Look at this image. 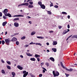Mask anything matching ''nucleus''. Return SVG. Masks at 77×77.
Listing matches in <instances>:
<instances>
[{
	"label": "nucleus",
	"mask_w": 77,
	"mask_h": 77,
	"mask_svg": "<svg viewBox=\"0 0 77 77\" xmlns=\"http://www.w3.org/2000/svg\"><path fill=\"white\" fill-rule=\"evenodd\" d=\"M5 41L6 44L8 45H9L10 42H11V40H10V39H9V38L5 39Z\"/></svg>",
	"instance_id": "1"
},
{
	"label": "nucleus",
	"mask_w": 77,
	"mask_h": 77,
	"mask_svg": "<svg viewBox=\"0 0 77 77\" xmlns=\"http://www.w3.org/2000/svg\"><path fill=\"white\" fill-rule=\"evenodd\" d=\"M53 73L54 77L59 76V73L57 71H56L55 72L54 71H53Z\"/></svg>",
	"instance_id": "2"
},
{
	"label": "nucleus",
	"mask_w": 77,
	"mask_h": 77,
	"mask_svg": "<svg viewBox=\"0 0 77 77\" xmlns=\"http://www.w3.org/2000/svg\"><path fill=\"white\" fill-rule=\"evenodd\" d=\"M14 26L16 27H18L19 26V24L17 22H15L14 23Z\"/></svg>",
	"instance_id": "3"
},
{
	"label": "nucleus",
	"mask_w": 77,
	"mask_h": 77,
	"mask_svg": "<svg viewBox=\"0 0 77 77\" xmlns=\"http://www.w3.org/2000/svg\"><path fill=\"white\" fill-rule=\"evenodd\" d=\"M11 41L13 42H15V41H17V39L15 37L13 38Z\"/></svg>",
	"instance_id": "4"
},
{
	"label": "nucleus",
	"mask_w": 77,
	"mask_h": 77,
	"mask_svg": "<svg viewBox=\"0 0 77 77\" xmlns=\"http://www.w3.org/2000/svg\"><path fill=\"white\" fill-rule=\"evenodd\" d=\"M40 6L41 8H42V9H45V6L43 4L41 5Z\"/></svg>",
	"instance_id": "5"
},
{
	"label": "nucleus",
	"mask_w": 77,
	"mask_h": 77,
	"mask_svg": "<svg viewBox=\"0 0 77 77\" xmlns=\"http://www.w3.org/2000/svg\"><path fill=\"white\" fill-rule=\"evenodd\" d=\"M17 68H18V69H20V70H22V69H23V67H21L20 65L17 66Z\"/></svg>",
	"instance_id": "6"
},
{
	"label": "nucleus",
	"mask_w": 77,
	"mask_h": 77,
	"mask_svg": "<svg viewBox=\"0 0 77 77\" xmlns=\"http://www.w3.org/2000/svg\"><path fill=\"white\" fill-rule=\"evenodd\" d=\"M7 12H8V9H4V11H2V13H7Z\"/></svg>",
	"instance_id": "7"
},
{
	"label": "nucleus",
	"mask_w": 77,
	"mask_h": 77,
	"mask_svg": "<svg viewBox=\"0 0 77 77\" xmlns=\"http://www.w3.org/2000/svg\"><path fill=\"white\" fill-rule=\"evenodd\" d=\"M24 17V15H14V17Z\"/></svg>",
	"instance_id": "8"
},
{
	"label": "nucleus",
	"mask_w": 77,
	"mask_h": 77,
	"mask_svg": "<svg viewBox=\"0 0 77 77\" xmlns=\"http://www.w3.org/2000/svg\"><path fill=\"white\" fill-rule=\"evenodd\" d=\"M49 59L51 61H52V62H54V58L53 57H51L49 58Z\"/></svg>",
	"instance_id": "9"
},
{
	"label": "nucleus",
	"mask_w": 77,
	"mask_h": 77,
	"mask_svg": "<svg viewBox=\"0 0 77 77\" xmlns=\"http://www.w3.org/2000/svg\"><path fill=\"white\" fill-rule=\"evenodd\" d=\"M26 54L28 56H33L32 54H31L30 53H26Z\"/></svg>",
	"instance_id": "10"
},
{
	"label": "nucleus",
	"mask_w": 77,
	"mask_h": 77,
	"mask_svg": "<svg viewBox=\"0 0 77 77\" xmlns=\"http://www.w3.org/2000/svg\"><path fill=\"white\" fill-rule=\"evenodd\" d=\"M7 21H5V22H4L2 23V26H6V25L7 24Z\"/></svg>",
	"instance_id": "11"
},
{
	"label": "nucleus",
	"mask_w": 77,
	"mask_h": 77,
	"mask_svg": "<svg viewBox=\"0 0 77 77\" xmlns=\"http://www.w3.org/2000/svg\"><path fill=\"white\" fill-rule=\"evenodd\" d=\"M42 69H44L43 70V73H44L45 72V71H47V69H46L44 67H42Z\"/></svg>",
	"instance_id": "12"
},
{
	"label": "nucleus",
	"mask_w": 77,
	"mask_h": 77,
	"mask_svg": "<svg viewBox=\"0 0 77 77\" xmlns=\"http://www.w3.org/2000/svg\"><path fill=\"white\" fill-rule=\"evenodd\" d=\"M53 45H57V42L56 41L53 42Z\"/></svg>",
	"instance_id": "13"
},
{
	"label": "nucleus",
	"mask_w": 77,
	"mask_h": 77,
	"mask_svg": "<svg viewBox=\"0 0 77 77\" xmlns=\"http://www.w3.org/2000/svg\"><path fill=\"white\" fill-rule=\"evenodd\" d=\"M23 6H28L29 3H23Z\"/></svg>",
	"instance_id": "14"
},
{
	"label": "nucleus",
	"mask_w": 77,
	"mask_h": 77,
	"mask_svg": "<svg viewBox=\"0 0 77 77\" xmlns=\"http://www.w3.org/2000/svg\"><path fill=\"white\" fill-rule=\"evenodd\" d=\"M28 8H33V6L32 5H29L28 6Z\"/></svg>",
	"instance_id": "15"
},
{
	"label": "nucleus",
	"mask_w": 77,
	"mask_h": 77,
	"mask_svg": "<svg viewBox=\"0 0 77 77\" xmlns=\"http://www.w3.org/2000/svg\"><path fill=\"white\" fill-rule=\"evenodd\" d=\"M52 51H54V52H56L57 51L56 48H52Z\"/></svg>",
	"instance_id": "16"
},
{
	"label": "nucleus",
	"mask_w": 77,
	"mask_h": 77,
	"mask_svg": "<svg viewBox=\"0 0 77 77\" xmlns=\"http://www.w3.org/2000/svg\"><path fill=\"white\" fill-rule=\"evenodd\" d=\"M30 60L32 61H35V58H32L30 59Z\"/></svg>",
	"instance_id": "17"
},
{
	"label": "nucleus",
	"mask_w": 77,
	"mask_h": 77,
	"mask_svg": "<svg viewBox=\"0 0 77 77\" xmlns=\"http://www.w3.org/2000/svg\"><path fill=\"white\" fill-rule=\"evenodd\" d=\"M28 75V72H27L26 73L24 74L23 75V76H27Z\"/></svg>",
	"instance_id": "18"
},
{
	"label": "nucleus",
	"mask_w": 77,
	"mask_h": 77,
	"mask_svg": "<svg viewBox=\"0 0 77 77\" xmlns=\"http://www.w3.org/2000/svg\"><path fill=\"white\" fill-rule=\"evenodd\" d=\"M29 75H31V77H35V76L34 75L32 74V73H30L29 74Z\"/></svg>",
	"instance_id": "19"
},
{
	"label": "nucleus",
	"mask_w": 77,
	"mask_h": 77,
	"mask_svg": "<svg viewBox=\"0 0 77 77\" xmlns=\"http://www.w3.org/2000/svg\"><path fill=\"white\" fill-rule=\"evenodd\" d=\"M36 33V32L35 31L32 32L31 33V35H34Z\"/></svg>",
	"instance_id": "20"
},
{
	"label": "nucleus",
	"mask_w": 77,
	"mask_h": 77,
	"mask_svg": "<svg viewBox=\"0 0 77 77\" xmlns=\"http://www.w3.org/2000/svg\"><path fill=\"white\" fill-rule=\"evenodd\" d=\"M35 57H40V56L38 54H35Z\"/></svg>",
	"instance_id": "21"
},
{
	"label": "nucleus",
	"mask_w": 77,
	"mask_h": 77,
	"mask_svg": "<svg viewBox=\"0 0 77 77\" xmlns=\"http://www.w3.org/2000/svg\"><path fill=\"white\" fill-rule=\"evenodd\" d=\"M14 21H15L16 20H20V18H19L17 17V18H14V20H13Z\"/></svg>",
	"instance_id": "22"
},
{
	"label": "nucleus",
	"mask_w": 77,
	"mask_h": 77,
	"mask_svg": "<svg viewBox=\"0 0 77 77\" xmlns=\"http://www.w3.org/2000/svg\"><path fill=\"white\" fill-rule=\"evenodd\" d=\"M77 38V35H74L72 36V38Z\"/></svg>",
	"instance_id": "23"
},
{
	"label": "nucleus",
	"mask_w": 77,
	"mask_h": 77,
	"mask_svg": "<svg viewBox=\"0 0 77 77\" xmlns=\"http://www.w3.org/2000/svg\"><path fill=\"white\" fill-rule=\"evenodd\" d=\"M12 75L13 76V77L14 76H15V72H12Z\"/></svg>",
	"instance_id": "24"
},
{
	"label": "nucleus",
	"mask_w": 77,
	"mask_h": 77,
	"mask_svg": "<svg viewBox=\"0 0 77 77\" xmlns=\"http://www.w3.org/2000/svg\"><path fill=\"white\" fill-rule=\"evenodd\" d=\"M16 44L17 45H19V44H20V43L19 42V41H16Z\"/></svg>",
	"instance_id": "25"
},
{
	"label": "nucleus",
	"mask_w": 77,
	"mask_h": 77,
	"mask_svg": "<svg viewBox=\"0 0 77 77\" xmlns=\"http://www.w3.org/2000/svg\"><path fill=\"white\" fill-rule=\"evenodd\" d=\"M8 16L9 17H12V16H11V14L9 13L8 14Z\"/></svg>",
	"instance_id": "26"
},
{
	"label": "nucleus",
	"mask_w": 77,
	"mask_h": 77,
	"mask_svg": "<svg viewBox=\"0 0 77 77\" xmlns=\"http://www.w3.org/2000/svg\"><path fill=\"white\" fill-rule=\"evenodd\" d=\"M7 67L8 69H11V68L9 66H7Z\"/></svg>",
	"instance_id": "27"
},
{
	"label": "nucleus",
	"mask_w": 77,
	"mask_h": 77,
	"mask_svg": "<svg viewBox=\"0 0 77 77\" xmlns=\"http://www.w3.org/2000/svg\"><path fill=\"white\" fill-rule=\"evenodd\" d=\"M45 64L46 66H47V67H48V66H49V64L48 63H46Z\"/></svg>",
	"instance_id": "28"
},
{
	"label": "nucleus",
	"mask_w": 77,
	"mask_h": 77,
	"mask_svg": "<svg viewBox=\"0 0 77 77\" xmlns=\"http://www.w3.org/2000/svg\"><path fill=\"white\" fill-rule=\"evenodd\" d=\"M38 5H40L41 6V5L42 4V2H38Z\"/></svg>",
	"instance_id": "29"
},
{
	"label": "nucleus",
	"mask_w": 77,
	"mask_h": 77,
	"mask_svg": "<svg viewBox=\"0 0 77 77\" xmlns=\"http://www.w3.org/2000/svg\"><path fill=\"white\" fill-rule=\"evenodd\" d=\"M62 14H65V15H67V13H66V12H62Z\"/></svg>",
	"instance_id": "30"
},
{
	"label": "nucleus",
	"mask_w": 77,
	"mask_h": 77,
	"mask_svg": "<svg viewBox=\"0 0 77 77\" xmlns=\"http://www.w3.org/2000/svg\"><path fill=\"white\" fill-rule=\"evenodd\" d=\"M5 43V42L4 41V40L2 41V45H4Z\"/></svg>",
	"instance_id": "31"
},
{
	"label": "nucleus",
	"mask_w": 77,
	"mask_h": 77,
	"mask_svg": "<svg viewBox=\"0 0 77 77\" xmlns=\"http://www.w3.org/2000/svg\"><path fill=\"white\" fill-rule=\"evenodd\" d=\"M2 72L3 74H5V70H2Z\"/></svg>",
	"instance_id": "32"
},
{
	"label": "nucleus",
	"mask_w": 77,
	"mask_h": 77,
	"mask_svg": "<svg viewBox=\"0 0 77 77\" xmlns=\"http://www.w3.org/2000/svg\"><path fill=\"white\" fill-rule=\"evenodd\" d=\"M48 14H49V15H50L51 14V12L50 11H48Z\"/></svg>",
	"instance_id": "33"
},
{
	"label": "nucleus",
	"mask_w": 77,
	"mask_h": 77,
	"mask_svg": "<svg viewBox=\"0 0 77 77\" xmlns=\"http://www.w3.org/2000/svg\"><path fill=\"white\" fill-rule=\"evenodd\" d=\"M24 39H26V37L25 36H23L21 38V39L22 40Z\"/></svg>",
	"instance_id": "34"
},
{
	"label": "nucleus",
	"mask_w": 77,
	"mask_h": 77,
	"mask_svg": "<svg viewBox=\"0 0 77 77\" xmlns=\"http://www.w3.org/2000/svg\"><path fill=\"white\" fill-rule=\"evenodd\" d=\"M3 13L6 17H8V14L6 13Z\"/></svg>",
	"instance_id": "35"
},
{
	"label": "nucleus",
	"mask_w": 77,
	"mask_h": 77,
	"mask_svg": "<svg viewBox=\"0 0 77 77\" xmlns=\"http://www.w3.org/2000/svg\"><path fill=\"white\" fill-rule=\"evenodd\" d=\"M7 63L8 64V65H11V62L10 61H7Z\"/></svg>",
	"instance_id": "36"
},
{
	"label": "nucleus",
	"mask_w": 77,
	"mask_h": 77,
	"mask_svg": "<svg viewBox=\"0 0 77 77\" xmlns=\"http://www.w3.org/2000/svg\"><path fill=\"white\" fill-rule=\"evenodd\" d=\"M68 32L67 31H66L65 32H63V35H65V34H66V33H67Z\"/></svg>",
	"instance_id": "37"
},
{
	"label": "nucleus",
	"mask_w": 77,
	"mask_h": 77,
	"mask_svg": "<svg viewBox=\"0 0 77 77\" xmlns=\"http://www.w3.org/2000/svg\"><path fill=\"white\" fill-rule=\"evenodd\" d=\"M73 70V69H72L70 68L69 69V71L70 72H71V71H72Z\"/></svg>",
	"instance_id": "38"
},
{
	"label": "nucleus",
	"mask_w": 77,
	"mask_h": 77,
	"mask_svg": "<svg viewBox=\"0 0 77 77\" xmlns=\"http://www.w3.org/2000/svg\"><path fill=\"white\" fill-rule=\"evenodd\" d=\"M65 74L66 75V77H68L69 75V74H67V73H65Z\"/></svg>",
	"instance_id": "39"
},
{
	"label": "nucleus",
	"mask_w": 77,
	"mask_h": 77,
	"mask_svg": "<svg viewBox=\"0 0 77 77\" xmlns=\"http://www.w3.org/2000/svg\"><path fill=\"white\" fill-rule=\"evenodd\" d=\"M29 3L30 4V5H33V2L30 1L29 2Z\"/></svg>",
	"instance_id": "40"
},
{
	"label": "nucleus",
	"mask_w": 77,
	"mask_h": 77,
	"mask_svg": "<svg viewBox=\"0 0 77 77\" xmlns=\"http://www.w3.org/2000/svg\"><path fill=\"white\" fill-rule=\"evenodd\" d=\"M26 70H24L23 71V74H26Z\"/></svg>",
	"instance_id": "41"
},
{
	"label": "nucleus",
	"mask_w": 77,
	"mask_h": 77,
	"mask_svg": "<svg viewBox=\"0 0 77 77\" xmlns=\"http://www.w3.org/2000/svg\"><path fill=\"white\" fill-rule=\"evenodd\" d=\"M54 7L55 8H58V6L57 5H56L54 6Z\"/></svg>",
	"instance_id": "42"
},
{
	"label": "nucleus",
	"mask_w": 77,
	"mask_h": 77,
	"mask_svg": "<svg viewBox=\"0 0 77 77\" xmlns=\"http://www.w3.org/2000/svg\"><path fill=\"white\" fill-rule=\"evenodd\" d=\"M37 60L38 62H39V61H40V59H39V58H37Z\"/></svg>",
	"instance_id": "43"
},
{
	"label": "nucleus",
	"mask_w": 77,
	"mask_h": 77,
	"mask_svg": "<svg viewBox=\"0 0 77 77\" xmlns=\"http://www.w3.org/2000/svg\"><path fill=\"white\" fill-rule=\"evenodd\" d=\"M20 6H23V4H21V5H19L18 6V7L19 8V7H20Z\"/></svg>",
	"instance_id": "44"
},
{
	"label": "nucleus",
	"mask_w": 77,
	"mask_h": 77,
	"mask_svg": "<svg viewBox=\"0 0 77 77\" xmlns=\"http://www.w3.org/2000/svg\"><path fill=\"white\" fill-rule=\"evenodd\" d=\"M53 6V3H51L50 5V7L51 6Z\"/></svg>",
	"instance_id": "45"
},
{
	"label": "nucleus",
	"mask_w": 77,
	"mask_h": 77,
	"mask_svg": "<svg viewBox=\"0 0 77 77\" xmlns=\"http://www.w3.org/2000/svg\"><path fill=\"white\" fill-rule=\"evenodd\" d=\"M42 76V74H40L39 75V77H41Z\"/></svg>",
	"instance_id": "46"
},
{
	"label": "nucleus",
	"mask_w": 77,
	"mask_h": 77,
	"mask_svg": "<svg viewBox=\"0 0 77 77\" xmlns=\"http://www.w3.org/2000/svg\"><path fill=\"white\" fill-rule=\"evenodd\" d=\"M26 18H27V19H29V18H31V17H30L29 16H27Z\"/></svg>",
	"instance_id": "47"
},
{
	"label": "nucleus",
	"mask_w": 77,
	"mask_h": 77,
	"mask_svg": "<svg viewBox=\"0 0 77 77\" xmlns=\"http://www.w3.org/2000/svg\"><path fill=\"white\" fill-rule=\"evenodd\" d=\"M3 18H4V19H6V18H7V17H5V16H3Z\"/></svg>",
	"instance_id": "48"
},
{
	"label": "nucleus",
	"mask_w": 77,
	"mask_h": 77,
	"mask_svg": "<svg viewBox=\"0 0 77 77\" xmlns=\"http://www.w3.org/2000/svg\"><path fill=\"white\" fill-rule=\"evenodd\" d=\"M67 27L68 29H69L70 27V26H69V24H68L67 25Z\"/></svg>",
	"instance_id": "49"
},
{
	"label": "nucleus",
	"mask_w": 77,
	"mask_h": 77,
	"mask_svg": "<svg viewBox=\"0 0 77 77\" xmlns=\"http://www.w3.org/2000/svg\"><path fill=\"white\" fill-rule=\"evenodd\" d=\"M60 63L61 65V66H63V63H62V62H60Z\"/></svg>",
	"instance_id": "50"
},
{
	"label": "nucleus",
	"mask_w": 77,
	"mask_h": 77,
	"mask_svg": "<svg viewBox=\"0 0 77 77\" xmlns=\"http://www.w3.org/2000/svg\"><path fill=\"white\" fill-rule=\"evenodd\" d=\"M58 27L59 28V29H62V26H58Z\"/></svg>",
	"instance_id": "51"
},
{
	"label": "nucleus",
	"mask_w": 77,
	"mask_h": 77,
	"mask_svg": "<svg viewBox=\"0 0 77 77\" xmlns=\"http://www.w3.org/2000/svg\"><path fill=\"white\" fill-rule=\"evenodd\" d=\"M29 46V45H25V47H28Z\"/></svg>",
	"instance_id": "52"
},
{
	"label": "nucleus",
	"mask_w": 77,
	"mask_h": 77,
	"mask_svg": "<svg viewBox=\"0 0 77 77\" xmlns=\"http://www.w3.org/2000/svg\"><path fill=\"white\" fill-rule=\"evenodd\" d=\"M0 17H2V13L0 12Z\"/></svg>",
	"instance_id": "53"
},
{
	"label": "nucleus",
	"mask_w": 77,
	"mask_h": 77,
	"mask_svg": "<svg viewBox=\"0 0 77 77\" xmlns=\"http://www.w3.org/2000/svg\"><path fill=\"white\" fill-rule=\"evenodd\" d=\"M41 65L42 66V65H44V63H41Z\"/></svg>",
	"instance_id": "54"
},
{
	"label": "nucleus",
	"mask_w": 77,
	"mask_h": 77,
	"mask_svg": "<svg viewBox=\"0 0 77 77\" xmlns=\"http://www.w3.org/2000/svg\"><path fill=\"white\" fill-rule=\"evenodd\" d=\"M67 17H68V19H69V18H70V16H69V15H68V16H67Z\"/></svg>",
	"instance_id": "55"
},
{
	"label": "nucleus",
	"mask_w": 77,
	"mask_h": 77,
	"mask_svg": "<svg viewBox=\"0 0 77 77\" xmlns=\"http://www.w3.org/2000/svg\"><path fill=\"white\" fill-rule=\"evenodd\" d=\"M66 71H69V69H68L67 68H66Z\"/></svg>",
	"instance_id": "56"
},
{
	"label": "nucleus",
	"mask_w": 77,
	"mask_h": 77,
	"mask_svg": "<svg viewBox=\"0 0 77 77\" xmlns=\"http://www.w3.org/2000/svg\"><path fill=\"white\" fill-rule=\"evenodd\" d=\"M1 62H2V63H5V61H3V60H1Z\"/></svg>",
	"instance_id": "57"
},
{
	"label": "nucleus",
	"mask_w": 77,
	"mask_h": 77,
	"mask_svg": "<svg viewBox=\"0 0 77 77\" xmlns=\"http://www.w3.org/2000/svg\"><path fill=\"white\" fill-rule=\"evenodd\" d=\"M20 57H21V58H23V56L22 55H20Z\"/></svg>",
	"instance_id": "58"
},
{
	"label": "nucleus",
	"mask_w": 77,
	"mask_h": 77,
	"mask_svg": "<svg viewBox=\"0 0 77 77\" xmlns=\"http://www.w3.org/2000/svg\"><path fill=\"white\" fill-rule=\"evenodd\" d=\"M32 44H33V43L32 42L29 43V45H32Z\"/></svg>",
	"instance_id": "59"
},
{
	"label": "nucleus",
	"mask_w": 77,
	"mask_h": 77,
	"mask_svg": "<svg viewBox=\"0 0 77 77\" xmlns=\"http://www.w3.org/2000/svg\"><path fill=\"white\" fill-rule=\"evenodd\" d=\"M49 33H53V31H49Z\"/></svg>",
	"instance_id": "60"
},
{
	"label": "nucleus",
	"mask_w": 77,
	"mask_h": 77,
	"mask_svg": "<svg viewBox=\"0 0 77 77\" xmlns=\"http://www.w3.org/2000/svg\"><path fill=\"white\" fill-rule=\"evenodd\" d=\"M37 38H38L39 39H40V38H41V37H40V36H37Z\"/></svg>",
	"instance_id": "61"
},
{
	"label": "nucleus",
	"mask_w": 77,
	"mask_h": 77,
	"mask_svg": "<svg viewBox=\"0 0 77 77\" xmlns=\"http://www.w3.org/2000/svg\"><path fill=\"white\" fill-rule=\"evenodd\" d=\"M40 45V46H42V45H41V43H38V45Z\"/></svg>",
	"instance_id": "62"
},
{
	"label": "nucleus",
	"mask_w": 77,
	"mask_h": 77,
	"mask_svg": "<svg viewBox=\"0 0 77 77\" xmlns=\"http://www.w3.org/2000/svg\"><path fill=\"white\" fill-rule=\"evenodd\" d=\"M29 23L31 24H32V22H31V21H29Z\"/></svg>",
	"instance_id": "63"
},
{
	"label": "nucleus",
	"mask_w": 77,
	"mask_h": 77,
	"mask_svg": "<svg viewBox=\"0 0 77 77\" xmlns=\"http://www.w3.org/2000/svg\"><path fill=\"white\" fill-rule=\"evenodd\" d=\"M44 38L43 37H40V39H44Z\"/></svg>",
	"instance_id": "64"
}]
</instances>
